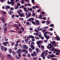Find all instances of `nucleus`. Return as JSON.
I'll return each mask as SVG.
<instances>
[{"mask_svg": "<svg viewBox=\"0 0 60 60\" xmlns=\"http://www.w3.org/2000/svg\"><path fill=\"white\" fill-rule=\"evenodd\" d=\"M21 52H22V51L21 50V49H19L18 50H17V53L18 54H20Z\"/></svg>", "mask_w": 60, "mask_h": 60, "instance_id": "nucleus-1", "label": "nucleus"}, {"mask_svg": "<svg viewBox=\"0 0 60 60\" xmlns=\"http://www.w3.org/2000/svg\"><path fill=\"white\" fill-rule=\"evenodd\" d=\"M17 5L16 6V7L15 8V9H17L19 8V6H20L21 4L19 3H17Z\"/></svg>", "mask_w": 60, "mask_h": 60, "instance_id": "nucleus-2", "label": "nucleus"}, {"mask_svg": "<svg viewBox=\"0 0 60 60\" xmlns=\"http://www.w3.org/2000/svg\"><path fill=\"white\" fill-rule=\"evenodd\" d=\"M33 10V9L32 8H28L27 9V10H25V12H27L29 11H31Z\"/></svg>", "mask_w": 60, "mask_h": 60, "instance_id": "nucleus-3", "label": "nucleus"}, {"mask_svg": "<svg viewBox=\"0 0 60 60\" xmlns=\"http://www.w3.org/2000/svg\"><path fill=\"white\" fill-rule=\"evenodd\" d=\"M44 35L45 38H46V39H49V36H47L46 34H44Z\"/></svg>", "mask_w": 60, "mask_h": 60, "instance_id": "nucleus-4", "label": "nucleus"}, {"mask_svg": "<svg viewBox=\"0 0 60 60\" xmlns=\"http://www.w3.org/2000/svg\"><path fill=\"white\" fill-rule=\"evenodd\" d=\"M8 42H3L2 43V44L4 45L5 46H7V44H8Z\"/></svg>", "mask_w": 60, "mask_h": 60, "instance_id": "nucleus-5", "label": "nucleus"}, {"mask_svg": "<svg viewBox=\"0 0 60 60\" xmlns=\"http://www.w3.org/2000/svg\"><path fill=\"white\" fill-rule=\"evenodd\" d=\"M5 9L6 10H8V9H9L10 8V7L9 5H7V6H5Z\"/></svg>", "mask_w": 60, "mask_h": 60, "instance_id": "nucleus-6", "label": "nucleus"}, {"mask_svg": "<svg viewBox=\"0 0 60 60\" xmlns=\"http://www.w3.org/2000/svg\"><path fill=\"white\" fill-rule=\"evenodd\" d=\"M23 47L25 49H28V47L26 45H24L23 46Z\"/></svg>", "mask_w": 60, "mask_h": 60, "instance_id": "nucleus-7", "label": "nucleus"}, {"mask_svg": "<svg viewBox=\"0 0 60 60\" xmlns=\"http://www.w3.org/2000/svg\"><path fill=\"white\" fill-rule=\"evenodd\" d=\"M19 16H20L21 17H24V15L23 14H22L21 13L19 14Z\"/></svg>", "mask_w": 60, "mask_h": 60, "instance_id": "nucleus-8", "label": "nucleus"}, {"mask_svg": "<svg viewBox=\"0 0 60 60\" xmlns=\"http://www.w3.org/2000/svg\"><path fill=\"white\" fill-rule=\"evenodd\" d=\"M31 15V13H28V15L26 16V18L27 19L29 17H30V16Z\"/></svg>", "mask_w": 60, "mask_h": 60, "instance_id": "nucleus-9", "label": "nucleus"}, {"mask_svg": "<svg viewBox=\"0 0 60 60\" xmlns=\"http://www.w3.org/2000/svg\"><path fill=\"white\" fill-rule=\"evenodd\" d=\"M37 44L38 45H39L40 44H41V41H38L37 42Z\"/></svg>", "mask_w": 60, "mask_h": 60, "instance_id": "nucleus-10", "label": "nucleus"}, {"mask_svg": "<svg viewBox=\"0 0 60 60\" xmlns=\"http://www.w3.org/2000/svg\"><path fill=\"white\" fill-rule=\"evenodd\" d=\"M4 46H1V49L2 51H4Z\"/></svg>", "mask_w": 60, "mask_h": 60, "instance_id": "nucleus-11", "label": "nucleus"}, {"mask_svg": "<svg viewBox=\"0 0 60 60\" xmlns=\"http://www.w3.org/2000/svg\"><path fill=\"white\" fill-rule=\"evenodd\" d=\"M29 38H34V36L32 35H30L29 36Z\"/></svg>", "mask_w": 60, "mask_h": 60, "instance_id": "nucleus-12", "label": "nucleus"}, {"mask_svg": "<svg viewBox=\"0 0 60 60\" xmlns=\"http://www.w3.org/2000/svg\"><path fill=\"white\" fill-rule=\"evenodd\" d=\"M19 10L18 11H17V13H18V14H20V12H22V10Z\"/></svg>", "mask_w": 60, "mask_h": 60, "instance_id": "nucleus-13", "label": "nucleus"}, {"mask_svg": "<svg viewBox=\"0 0 60 60\" xmlns=\"http://www.w3.org/2000/svg\"><path fill=\"white\" fill-rule=\"evenodd\" d=\"M33 54H34V56H37V54L36 52H35V51H34L33 52Z\"/></svg>", "mask_w": 60, "mask_h": 60, "instance_id": "nucleus-14", "label": "nucleus"}, {"mask_svg": "<svg viewBox=\"0 0 60 60\" xmlns=\"http://www.w3.org/2000/svg\"><path fill=\"white\" fill-rule=\"evenodd\" d=\"M25 7V6L24 5H22V6H20V7H19V9H21V8H24Z\"/></svg>", "mask_w": 60, "mask_h": 60, "instance_id": "nucleus-15", "label": "nucleus"}, {"mask_svg": "<svg viewBox=\"0 0 60 60\" xmlns=\"http://www.w3.org/2000/svg\"><path fill=\"white\" fill-rule=\"evenodd\" d=\"M56 56L55 55H54L53 54H52V56H50V57H55Z\"/></svg>", "mask_w": 60, "mask_h": 60, "instance_id": "nucleus-16", "label": "nucleus"}, {"mask_svg": "<svg viewBox=\"0 0 60 60\" xmlns=\"http://www.w3.org/2000/svg\"><path fill=\"white\" fill-rule=\"evenodd\" d=\"M12 55L13 56L15 55V54H16V52H15V51H13L12 52Z\"/></svg>", "mask_w": 60, "mask_h": 60, "instance_id": "nucleus-17", "label": "nucleus"}, {"mask_svg": "<svg viewBox=\"0 0 60 60\" xmlns=\"http://www.w3.org/2000/svg\"><path fill=\"white\" fill-rule=\"evenodd\" d=\"M31 48L33 50H34L35 49L33 45H31Z\"/></svg>", "mask_w": 60, "mask_h": 60, "instance_id": "nucleus-18", "label": "nucleus"}, {"mask_svg": "<svg viewBox=\"0 0 60 60\" xmlns=\"http://www.w3.org/2000/svg\"><path fill=\"white\" fill-rule=\"evenodd\" d=\"M7 27H5L4 28V32H6L7 31Z\"/></svg>", "mask_w": 60, "mask_h": 60, "instance_id": "nucleus-19", "label": "nucleus"}, {"mask_svg": "<svg viewBox=\"0 0 60 60\" xmlns=\"http://www.w3.org/2000/svg\"><path fill=\"white\" fill-rule=\"evenodd\" d=\"M11 55L10 54H8L7 55V57L8 58H11Z\"/></svg>", "mask_w": 60, "mask_h": 60, "instance_id": "nucleus-20", "label": "nucleus"}, {"mask_svg": "<svg viewBox=\"0 0 60 60\" xmlns=\"http://www.w3.org/2000/svg\"><path fill=\"white\" fill-rule=\"evenodd\" d=\"M54 51L55 52H60V50H56V49H55L54 50Z\"/></svg>", "mask_w": 60, "mask_h": 60, "instance_id": "nucleus-21", "label": "nucleus"}, {"mask_svg": "<svg viewBox=\"0 0 60 60\" xmlns=\"http://www.w3.org/2000/svg\"><path fill=\"white\" fill-rule=\"evenodd\" d=\"M14 27L17 29H19V26H17V25H15L14 26Z\"/></svg>", "mask_w": 60, "mask_h": 60, "instance_id": "nucleus-22", "label": "nucleus"}, {"mask_svg": "<svg viewBox=\"0 0 60 60\" xmlns=\"http://www.w3.org/2000/svg\"><path fill=\"white\" fill-rule=\"evenodd\" d=\"M13 13V11H10V12L9 13V15H11V14H12V13Z\"/></svg>", "mask_w": 60, "mask_h": 60, "instance_id": "nucleus-23", "label": "nucleus"}, {"mask_svg": "<svg viewBox=\"0 0 60 60\" xmlns=\"http://www.w3.org/2000/svg\"><path fill=\"white\" fill-rule=\"evenodd\" d=\"M52 44H53V45H56V42L55 41H53Z\"/></svg>", "mask_w": 60, "mask_h": 60, "instance_id": "nucleus-24", "label": "nucleus"}, {"mask_svg": "<svg viewBox=\"0 0 60 60\" xmlns=\"http://www.w3.org/2000/svg\"><path fill=\"white\" fill-rule=\"evenodd\" d=\"M39 21L38 20H35V22L37 24L38 23H39Z\"/></svg>", "mask_w": 60, "mask_h": 60, "instance_id": "nucleus-25", "label": "nucleus"}, {"mask_svg": "<svg viewBox=\"0 0 60 60\" xmlns=\"http://www.w3.org/2000/svg\"><path fill=\"white\" fill-rule=\"evenodd\" d=\"M27 21H29V22H31V18H29V19H28V20Z\"/></svg>", "mask_w": 60, "mask_h": 60, "instance_id": "nucleus-26", "label": "nucleus"}, {"mask_svg": "<svg viewBox=\"0 0 60 60\" xmlns=\"http://www.w3.org/2000/svg\"><path fill=\"white\" fill-rule=\"evenodd\" d=\"M21 3L22 4H24V0H22L21 1Z\"/></svg>", "mask_w": 60, "mask_h": 60, "instance_id": "nucleus-27", "label": "nucleus"}, {"mask_svg": "<svg viewBox=\"0 0 60 60\" xmlns=\"http://www.w3.org/2000/svg\"><path fill=\"white\" fill-rule=\"evenodd\" d=\"M39 33H34L33 34L34 35H37Z\"/></svg>", "mask_w": 60, "mask_h": 60, "instance_id": "nucleus-28", "label": "nucleus"}, {"mask_svg": "<svg viewBox=\"0 0 60 60\" xmlns=\"http://www.w3.org/2000/svg\"><path fill=\"white\" fill-rule=\"evenodd\" d=\"M12 52V50L11 49H10L9 50V52L10 54H11Z\"/></svg>", "mask_w": 60, "mask_h": 60, "instance_id": "nucleus-29", "label": "nucleus"}, {"mask_svg": "<svg viewBox=\"0 0 60 60\" xmlns=\"http://www.w3.org/2000/svg\"><path fill=\"white\" fill-rule=\"evenodd\" d=\"M4 17H2L1 18V20H2V22H3L4 21Z\"/></svg>", "mask_w": 60, "mask_h": 60, "instance_id": "nucleus-30", "label": "nucleus"}, {"mask_svg": "<svg viewBox=\"0 0 60 60\" xmlns=\"http://www.w3.org/2000/svg\"><path fill=\"white\" fill-rule=\"evenodd\" d=\"M19 44L18 43H16L15 44V46L16 47H17L18 46Z\"/></svg>", "mask_w": 60, "mask_h": 60, "instance_id": "nucleus-31", "label": "nucleus"}, {"mask_svg": "<svg viewBox=\"0 0 60 60\" xmlns=\"http://www.w3.org/2000/svg\"><path fill=\"white\" fill-rule=\"evenodd\" d=\"M28 39H25V41L26 42H27L28 41Z\"/></svg>", "mask_w": 60, "mask_h": 60, "instance_id": "nucleus-32", "label": "nucleus"}, {"mask_svg": "<svg viewBox=\"0 0 60 60\" xmlns=\"http://www.w3.org/2000/svg\"><path fill=\"white\" fill-rule=\"evenodd\" d=\"M31 23L33 24V25H35V23L33 21H31Z\"/></svg>", "mask_w": 60, "mask_h": 60, "instance_id": "nucleus-33", "label": "nucleus"}, {"mask_svg": "<svg viewBox=\"0 0 60 60\" xmlns=\"http://www.w3.org/2000/svg\"><path fill=\"white\" fill-rule=\"evenodd\" d=\"M50 22L49 21H48L46 23V24H47V25H49V23H50Z\"/></svg>", "mask_w": 60, "mask_h": 60, "instance_id": "nucleus-34", "label": "nucleus"}, {"mask_svg": "<svg viewBox=\"0 0 60 60\" xmlns=\"http://www.w3.org/2000/svg\"><path fill=\"white\" fill-rule=\"evenodd\" d=\"M49 28V27L48 26H46V27H45L43 28L45 29H47Z\"/></svg>", "mask_w": 60, "mask_h": 60, "instance_id": "nucleus-35", "label": "nucleus"}, {"mask_svg": "<svg viewBox=\"0 0 60 60\" xmlns=\"http://www.w3.org/2000/svg\"><path fill=\"white\" fill-rule=\"evenodd\" d=\"M37 59V58L36 57H34L33 59V60H36Z\"/></svg>", "mask_w": 60, "mask_h": 60, "instance_id": "nucleus-36", "label": "nucleus"}, {"mask_svg": "<svg viewBox=\"0 0 60 60\" xmlns=\"http://www.w3.org/2000/svg\"><path fill=\"white\" fill-rule=\"evenodd\" d=\"M36 52H39V48H37L36 49Z\"/></svg>", "mask_w": 60, "mask_h": 60, "instance_id": "nucleus-37", "label": "nucleus"}, {"mask_svg": "<svg viewBox=\"0 0 60 60\" xmlns=\"http://www.w3.org/2000/svg\"><path fill=\"white\" fill-rule=\"evenodd\" d=\"M22 33V30H20V32H19V34H21V33Z\"/></svg>", "mask_w": 60, "mask_h": 60, "instance_id": "nucleus-38", "label": "nucleus"}, {"mask_svg": "<svg viewBox=\"0 0 60 60\" xmlns=\"http://www.w3.org/2000/svg\"><path fill=\"white\" fill-rule=\"evenodd\" d=\"M29 50L30 52H32V50L30 48H29Z\"/></svg>", "mask_w": 60, "mask_h": 60, "instance_id": "nucleus-39", "label": "nucleus"}, {"mask_svg": "<svg viewBox=\"0 0 60 60\" xmlns=\"http://www.w3.org/2000/svg\"><path fill=\"white\" fill-rule=\"evenodd\" d=\"M31 5V4L30 3H27V5L28 6H30Z\"/></svg>", "mask_w": 60, "mask_h": 60, "instance_id": "nucleus-40", "label": "nucleus"}, {"mask_svg": "<svg viewBox=\"0 0 60 60\" xmlns=\"http://www.w3.org/2000/svg\"><path fill=\"white\" fill-rule=\"evenodd\" d=\"M27 9V8H23L24 10H24V11H25H25Z\"/></svg>", "mask_w": 60, "mask_h": 60, "instance_id": "nucleus-41", "label": "nucleus"}, {"mask_svg": "<svg viewBox=\"0 0 60 60\" xmlns=\"http://www.w3.org/2000/svg\"><path fill=\"white\" fill-rule=\"evenodd\" d=\"M31 45H34L35 44V43L33 42H31Z\"/></svg>", "mask_w": 60, "mask_h": 60, "instance_id": "nucleus-42", "label": "nucleus"}, {"mask_svg": "<svg viewBox=\"0 0 60 60\" xmlns=\"http://www.w3.org/2000/svg\"><path fill=\"white\" fill-rule=\"evenodd\" d=\"M48 33L50 35H52V33H50L49 32Z\"/></svg>", "mask_w": 60, "mask_h": 60, "instance_id": "nucleus-43", "label": "nucleus"}, {"mask_svg": "<svg viewBox=\"0 0 60 60\" xmlns=\"http://www.w3.org/2000/svg\"><path fill=\"white\" fill-rule=\"evenodd\" d=\"M34 18H31V21L32 20V21H34Z\"/></svg>", "mask_w": 60, "mask_h": 60, "instance_id": "nucleus-44", "label": "nucleus"}, {"mask_svg": "<svg viewBox=\"0 0 60 60\" xmlns=\"http://www.w3.org/2000/svg\"><path fill=\"white\" fill-rule=\"evenodd\" d=\"M54 26V25H53V24H51L50 26V27H53V26Z\"/></svg>", "mask_w": 60, "mask_h": 60, "instance_id": "nucleus-45", "label": "nucleus"}, {"mask_svg": "<svg viewBox=\"0 0 60 60\" xmlns=\"http://www.w3.org/2000/svg\"><path fill=\"white\" fill-rule=\"evenodd\" d=\"M8 49L7 48H5L4 49V50L5 51H7Z\"/></svg>", "mask_w": 60, "mask_h": 60, "instance_id": "nucleus-46", "label": "nucleus"}, {"mask_svg": "<svg viewBox=\"0 0 60 60\" xmlns=\"http://www.w3.org/2000/svg\"><path fill=\"white\" fill-rule=\"evenodd\" d=\"M59 52L58 51L57 52H56V55H58V54H59Z\"/></svg>", "mask_w": 60, "mask_h": 60, "instance_id": "nucleus-47", "label": "nucleus"}, {"mask_svg": "<svg viewBox=\"0 0 60 60\" xmlns=\"http://www.w3.org/2000/svg\"><path fill=\"white\" fill-rule=\"evenodd\" d=\"M27 56L29 57H30L31 56L29 54H27Z\"/></svg>", "mask_w": 60, "mask_h": 60, "instance_id": "nucleus-48", "label": "nucleus"}, {"mask_svg": "<svg viewBox=\"0 0 60 60\" xmlns=\"http://www.w3.org/2000/svg\"><path fill=\"white\" fill-rule=\"evenodd\" d=\"M11 2L8 1L7 2L8 4H11Z\"/></svg>", "mask_w": 60, "mask_h": 60, "instance_id": "nucleus-49", "label": "nucleus"}, {"mask_svg": "<svg viewBox=\"0 0 60 60\" xmlns=\"http://www.w3.org/2000/svg\"><path fill=\"white\" fill-rule=\"evenodd\" d=\"M21 29H22V30H24V28H23V27H21Z\"/></svg>", "mask_w": 60, "mask_h": 60, "instance_id": "nucleus-50", "label": "nucleus"}, {"mask_svg": "<svg viewBox=\"0 0 60 60\" xmlns=\"http://www.w3.org/2000/svg\"><path fill=\"white\" fill-rule=\"evenodd\" d=\"M7 23H5L4 25V27L6 26L7 25Z\"/></svg>", "mask_w": 60, "mask_h": 60, "instance_id": "nucleus-51", "label": "nucleus"}, {"mask_svg": "<svg viewBox=\"0 0 60 60\" xmlns=\"http://www.w3.org/2000/svg\"><path fill=\"white\" fill-rule=\"evenodd\" d=\"M38 36L40 38H41V34H39V35H38Z\"/></svg>", "mask_w": 60, "mask_h": 60, "instance_id": "nucleus-52", "label": "nucleus"}, {"mask_svg": "<svg viewBox=\"0 0 60 60\" xmlns=\"http://www.w3.org/2000/svg\"><path fill=\"white\" fill-rule=\"evenodd\" d=\"M46 53V52H43L42 53V55H43L44 54H45V53Z\"/></svg>", "mask_w": 60, "mask_h": 60, "instance_id": "nucleus-53", "label": "nucleus"}, {"mask_svg": "<svg viewBox=\"0 0 60 60\" xmlns=\"http://www.w3.org/2000/svg\"><path fill=\"white\" fill-rule=\"evenodd\" d=\"M48 53L49 54H51L52 53V51H49V52H48Z\"/></svg>", "mask_w": 60, "mask_h": 60, "instance_id": "nucleus-54", "label": "nucleus"}, {"mask_svg": "<svg viewBox=\"0 0 60 60\" xmlns=\"http://www.w3.org/2000/svg\"><path fill=\"white\" fill-rule=\"evenodd\" d=\"M15 16V15H14V14L12 16V19L14 18V17Z\"/></svg>", "mask_w": 60, "mask_h": 60, "instance_id": "nucleus-55", "label": "nucleus"}, {"mask_svg": "<svg viewBox=\"0 0 60 60\" xmlns=\"http://www.w3.org/2000/svg\"><path fill=\"white\" fill-rule=\"evenodd\" d=\"M11 32H15V31L14 30H12L11 31Z\"/></svg>", "mask_w": 60, "mask_h": 60, "instance_id": "nucleus-56", "label": "nucleus"}, {"mask_svg": "<svg viewBox=\"0 0 60 60\" xmlns=\"http://www.w3.org/2000/svg\"><path fill=\"white\" fill-rule=\"evenodd\" d=\"M10 10H14V8H10Z\"/></svg>", "mask_w": 60, "mask_h": 60, "instance_id": "nucleus-57", "label": "nucleus"}, {"mask_svg": "<svg viewBox=\"0 0 60 60\" xmlns=\"http://www.w3.org/2000/svg\"><path fill=\"white\" fill-rule=\"evenodd\" d=\"M16 58L17 59H20V58H19V57H18V56H17L16 57Z\"/></svg>", "mask_w": 60, "mask_h": 60, "instance_id": "nucleus-58", "label": "nucleus"}, {"mask_svg": "<svg viewBox=\"0 0 60 60\" xmlns=\"http://www.w3.org/2000/svg\"><path fill=\"white\" fill-rule=\"evenodd\" d=\"M57 40L58 41H59V40H60V38L58 37V38H57Z\"/></svg>", "mask_w": 60, "mask_h": 60, "instance_id": "nucleus-59", "label": "nucleus"}, {"mask_svg": "<svg viewBox=\"0 0 60 60\" xmlns=\"http://www.w3.org/2000/svg\"><path fill=\"white\" fill-rule=\"evenodd\" d=\"M44 45H42V46H41V48L42 49H43L44 48Z\"/></svg>", "mask_w": 60, "mask_h": 60, "instance_id": "nucleus-60", "label": "nucleus"}, {"mask_svg": "<svg viewBox=\"0 0 60 60\" xmlns=\"http://www.w3.org/2000/svg\"><path fill=\"white\" fill-rule=\"evenodd\" d=\"M6 20H5V19H4V21H3V23H5V21H6Z\"/></svg>", "mask_w": 60, "mask_h": 60, "instance_id": "nucleus-61", "label": "nucleus"}, {"mask_svg": "<svg viewBox=\"0 0 60 60\" xmlns=\"http://www.w3.org/2000/svg\"><path fill=\"white\" fill-rule=\"evenodd\" d=\"M31 2L32 3H34V0H31Z\"/></svg>", "mask_w": 60, "mask_h": 60, "instance_id": "nucleus-62", "label": "nucleus"}, {"mask_svg": "<svg viewBox=\"0 0 60 60\" xmlns=\"http://www.w3.org/2000/svg\"><path fill=\"white\" fill-rule=\"evenodd\" d=\"M5 40L6 41H8V39L7 38H6L5 39Z\"/></svg>", "mask_w": 60, "mask_h": 60, "instance_id": "nucleus-63", "label": "nucleus"}, {"mask_svg": "<svg viewBox=\"0 0 60 60\" xmlns=\"http://www.w3.org/2000/svg\"><path fill=\"white\" fill-rule=\"evenodd\" d=\"M42 19H43L44 20H46V18L45 17H43L42 18Z\"/></svg>", "mask_w": 60, "mask_h": 60, "instance_id": "nucleus-64", "label": "nucleus"}]
</instances>
